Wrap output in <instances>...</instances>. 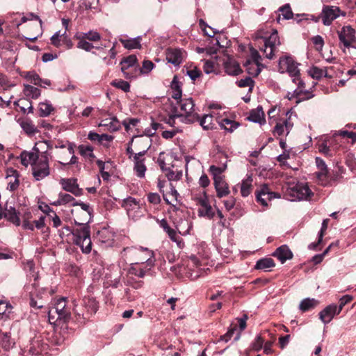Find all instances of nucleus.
I'll return each mask as SVG.
<instances>
[{
  "mask_svg": "<svg viewBox=\"0 0 356 356\" xmlns=\"http://www.w3.org/2000/svg\"><path fill=\"white\" fill-rule=\"evenodd\" d=\"M47 143L44 141L37 142L32 150L23 151L19 155L22 165H31L32 175L36 181H40L50 175L49 156L47 152Z\"/></svg>",
  "mask_w": 356,
  "mask_h": 356,
  "instance_id": "nucleus-1",
  "label": "nucleus"
},
{
  "mask_svg": "<svg viewBox=\"0 0 356 356\" xmlns=\"http://www.w3.org/2000/svg\"><path fill=\"white\" fill-rule=\"evenodd\" d=\"M298 64L294 61L292 57L284 56L280 58L279 67L281 72H286L292 79V81L297 84L295 89V94L300 99H309L314 95L309 90H305V84L300 79V70L298 68Z\"/></svg>",
  "mask_w": 356,
  "mask_h": 356,
  "instance_id": "nucleus-2",
  "label": "nucleus"
},
{
  "mask_svg": "<svg viewBox=\"0 0 356 356\" xmlns=\"http://www.w3.org/2000/svg\"><path fill=\"white\" fill-rule=\"evenodd\" d=\"M254 39L256 41L261 40L264 42V45L260 47V50L264 52L265 56L268 59L274 58L277 47L281 44L276 30H273L271 33H269L265 30L260 29L254 34Z\"/></svg>",
  "mask_w": 356,
  "mask_h": 356,
  "instance_id": "nucleus-3",
  "label": "nucleus"
},
{
  "mask_svg": "<svg viewBox=\"0 0 356 356\" xmlns=\"http://www.w3.org/2000/svg\"><path fill=\"white\" fill-rule=\"evenodd\" d=\"M124 255L129 257L130 261L136 264H146L152 267L154 264V252L147 248H127L123 250Z\"/></svg>",
  "mask_w": 356,
  "mask_h": 356,
  "instance_id": "nucleus-4",
  "label": "nucleus"
},
{
  "mask_svg": "<svg viewBox=\"0 0 356 356\" xmlns=\"http://www.w3.org/2000/svg\"><path fill=\"white\" fill-rule=\"evenodd\" d=\"M70 309L67 307L66 298H62L57 300L54 305L49 309V321L53 324L66 322L70 319Z\"/></svg>",
  "mask_w": 356,
  "mask_h": 356,
  "instance_id": "nucleus-5",
  "label": "nucleus"
},
{
  "mask_svg": "<svg viewBox=\"0 0 356 356\" xmlns=\"http://www.w3.org/2000/svg\"><path fill=\"white\" fill-rule=\"evenodd\" d=\"M92 209L88 204L83 202H78V206L71 210V213L74 220L79 225L77 228H83V227H89L88 223L91 219Z\"/></svg>",
  "mask_w": 356,
  "mask_h": 356,
  "instance_id": "nucleus-6",
  "label": "nucleus"
},
{
  "mask_svg": "<svg viewBox=\"0 0 356 356\" xmlns=\"http://www.w3.org/2000/svg\"><path fill=\"white\" fill-rule=\"evenodd\" d=\"M179 105L182 112L179 114L181 122L193 123L199 120V115L195 111V104L192 98L181 99Z\"/></svg>",
  "mask_w": 356,
  "mask_h": 356,
  "instance_id": "nucleus-7",
  "label": "nucleus"
},
{
  "mask_svg": "<svg viewBox=\"0 0 356 356\" xmlns=\"http://www.w3.org/2000/svg\"><path fill=\"white\" fill-rule=\"evenodd\" d=\"M73 236L74 243L81 247L83 252H90L92 249V242L89 227L74 229L73 230Z\"/></svg>",
  "mask_w": 356,
  "mask_h": 356,
  "instance_id": "nucleus-8",
  "label": "nucleus"
},
{
  "mask_svg": "<svg viewBox=\"0 0 356 356\" xmlns=\"http://www.w3.org/2000/svg\"><path fill=\"white\" fill-rule=\"evenodd\" d=\"M339 38V47L342 51H346V48L356 43V31L350 25L343 26L337 31Z\"/></svg>",
  "mask_w": 356,
  "mask_h": 356,
  "instance_id": "nucleus-9",
  "label": "nucleus"
},
{
  "mask_svg": "<svg viewBox=\"0 0 356 356\" xmlns=\"http://www.w3.org/2000/svg\"><path fill=\"white\" fill-rule=\"evenodd\" d=\"M120 64L121 71L125 79H130L136 77L139 65L136 55L131 54L123 58Z\"/></svg>",
  "mask_w": 356,
  "mask_h": 356,
  "instance_id": "nucleus-10",
  "label": "nucleus"
},
{
  "mask_svg": "<svg viewBox=\"0 0 356 356\" xmlns=\"http://www.w3.org/2000/svg\"><path fill=\"white\" fill-rule=\"evenodd\" d=\"M291 113L290 111L286 112V118H281L279 120H274L276 124L273 130V134L275 137L287 136L293 127V122L291 121Z\"/></svg>",
  "mask_w": 356,
  "mask_h": 356,
  "instance_id": "nucleus-11",
  "label": "nucleus"
},
{
  "mask_svg": "<svg viewBox=\"0 0 356 356\" xmlns=\"http://www.w3.org/2000/svg\"><path fill=\"white\" fill-rule=\"evenodd\" d=\"M346 15L338 6L326 5L323 6L320 17L325 26H330L340 15L344 17Z\"/></svg>",
  "mask_w": 356,
  "mask_h": 356,
  "instance_id": "nucleus-12",
  "label": "nucleus"
},
{
  "mask_svg": "<svg viewBox=\"0 0 356 356\" xmlns=\"http://www.w3.org/2000/svg\"><path fill=\"white\" fill-rule=\"evenodd\" d=\"M197 204L200 206L198 209V216L200 217H207L209 219L213 218L215 213L209 203L208 196L205 191L202 194L195 198Z\"/></svg>",
  "mask_w": 356,
  "mask_h": 356,
  "instance_id": "nucleus-13",
  "label": "nucleus"
},
{
  "mask_svg": "<svg viewBox=\"0 0 356 356\" xmlns=\"http://www.w3.org/2000/svg\"><path fill=\"white\" fill-rule=\"evenodd\" d=\"M289 195L299 200H307L313 194L305 183H297L288 189Z\"/></svg>",
  "mask_w": 356,
  "mask_h": 356,
  "instance_id": "nucleus-14",
  "label": "nucleus"
},
{
  "mask_svg": "<svg viewBox=\"0 0 356 356\" xmlns=\"http://www.w3.org/2000/svg\"><path fill=\"white\" fill-rule=\"evenodd\" d=\"M133 143H134L136 150L138 152L134 156H144L151 147V139L148 136H134L130 141V144H133Z\"/></svg>",
  "mask_w": 356,
  "mask_h": 356,
  "instance_id": "nucleus-15",
  "label": "nucleus"
},
{
  "mask_svg": "<svg viewBox=\"0 0 356 356\" xmlns=\"http://www.w3.org/2000/svg\"><path fill=\"white\" fill-rule=\"evenodd\" d=\"M279 193L272 192L267 184L261 186L259 190L256 192V198L258 202L264 207L268 206V202L274 198H279Z\"/></svg>",
  "mask_w": 356,
  "mask_h": 356,
  "instance_id": "nucleus-16",
  "label": "nucleus"
},
{
  "mask_svg": "<svg viewBox=\"0 0 356 356\" xmlns=\"http://www.w3.org/2000/svg\"><path fill=\"white\" fill-rule=\"evenodd\" d=\"M74 145L73 143H68L67 149L59 154V159L60 160L58 162L60 164L66 165L77 163L78 158L74 154Z\"/></svg>",
  "mask_w": 356,
  "mask_h": 356,
  "instance_id": "nucleus-17",
  "label": "nucleus"
},
{
  "mask_svg": "<svg viewBox=\"0 0 356 356\" xmlns=\"http://www.w3.org/2000/svg\"><path fill=\"white\" fill-rule=\"evenodd\" d=\"M60 184L64 191L71 193L76 197L83 194V190L79 187L75 179H61Z\"/></svg>",
  "mask_w": 356,
  "mask_h": 356,
  "instance_id": "nucleus-18",
  "label": "nucleus"
},
{
  "mask_svg": "<svg viewBox=\"0 0 356 356\" xmlns=\"http://www.w3.org/2000/svg\"><path fill=\"white\" fill-rule=\"evenodd\" d=\"M340 314L337 309V305L334 304L330 305L323 309L319 313V318L325 324L330 323L335 315Z\"/></svg>",
  "mask_w": 356,
  "mask_h": 356,
  "instance_id": "nucleus-19",
  "label": "nucleus"
},
{
  "mask_svg": "<svg viewBox=\"0 0 356 356\" xmlns=\"http://www.w3.org/2000/svg\"><path fill=\"white\" fill-rule=\"evenodd\" d=\"M184 58V51L179 49L169 48L166 51V60L175 66L179 65Z\"/></svg>",
  "mask_w": 356,
  "mask_h": 356,
  "instance_id": "nucleus-20",
  "label": "nucleus"
},
{
  "mask_svg": "<svg viewBox=\"0 0 356 356\" xmlns=\"http://www.w3.org/2000/svg\"><path fill=\"white\" fill-rule=\"evenodd\" d=\"M213 184L218 197L222 198L229 195V187L225 178H218L213 181Z\"/></svg>",
  "mask_w": 356,
  "mask_h": 356,
  "instance_id": "nucleus-21",
  "label": "nucleus"
},
{
  "mask_svg": "<svg viewBox=\"0 0 356 356\" xmlns=\"http://www.w3.org/2000/svg\"><path fill=\"white\" fill-rule=\"evenodd\" d=\"M78 202L71 195L60 192L58 193V199L53 202L51 204L56 207L67 204L74 207L78 206Z\"/></svg>",
  "mask_w": 356,
  "mask_h": 356,
  "instance_id": "nucleus-22",
  "label": "nucleus"
},
{
  "mask_svg": "<svg viewBox=\"0 0 356 356\" xmlns=\"http://www.w3.org/2000/svg\"><path fill=\"white\" fill-rule=\"evenodd\" d=\"M3 217L17 226L20 225L18 213L16 212L15 209L11 206L7 207L3 212L0 213V219Z\"/></svg>",
  "mask_w": 356,
  "mask_h": 356,
  "instance_id": "nucleus-23",
  "label": "nucleus"
},
{
  "mask_svg": "<svg viewBox=\"0 0 356 356\" xmlns=\"http://www.w3.org/2000/svg\"><path fill=\"white\" fill-rule=\"evenodd\" d=\"M151 268L152 267L150 266H147L146 264H136L131 261V267L129 269V273L138 277H143Z\"/></svg>",
  "mask_w": 356,
  "mask_h": 356,
  "instance_id": "nucleus-24",
  "label": "nucleus"
},
{
  "mask_svg": "<svg viewBox=\"0 0 356 356\" xmlns=\"http://www.w3.org/2000/svg\"><path fill=\"white\" fill-rule=\"evenodd\" d=\"M99 127H104L106 130L111 132L117 131L121 127L120 122L115 116L101 120Z\"/></svg>",
  "mask_w": 356,
  "mask_h": 356,
  "instance_id": "nucleus-25",
  "label": "nucleus"
},
{
  "mask_svg": "<svg viewBox=\"0 0 356 356\" xmlns=\"http://www.w3.org/2000/svg\"><path fill=\"white\" fill-rule=\"evenodd\" d=\"M224 67L226 73L232 76H237L243 72L238 63L230 58L225 62Z\"/></svg>",
  "mask_w": 356,
  "mask_h": 356,
  "instance_id": "nucleus-26",
  "label": "nucleus"
},
{
  "mask_svg": "<svg viewBox=\"0 0 356 356\" xmlns=\"http://www.w3.org/2000/svg\"><path fill=\"white\" fill-rule=\"evenodd\" d=\"M248 119L253 122L259 123L261 125L264 124L266 123V119L262 107L258 106L257 108L252 110Z\"/></svg>",
  "mask_w": 356,
  "mask_h": 356,
  "instance_id": "nucleus-27",
  "label": "nucleus"
},
{
  "mask_svg": "<svg viewBox=\"0 0 356 356\" xmlns=\"http://www.w3.org/2000/svg\"><path fill=\"white\" fill-rule=\"evenodd\" d=\"M274 256L277 257V259L283 264L286 260L291 259L293 257V254L288 246L282 245L276 250L274 253Z\"/></svg>",
  "mask_w": 356,
  "mask_h": 356,
  "instance_id": "nucleus-28",
  "label": "nucleus"
},
{
  "mask_svg": "<svg viewBox=\"0 0 356 356\" xmlns=\"http://www.w3.org/2000/svg\"><path fill=\"white\" fill-rule=\"evenodd\" d=\"M244 66L247 72L253 76H258L260 74L262 67H264L261 63L251 62L250 60H247L244 64Z\"/></svg>",
  "mask_w": 356,
  "mask_h": 356,
  "instance_id": "nucleus-29",
  "label": "nucleus"
},
{
  "mask_svg": "<svg viewBox=\"0 0 356 356\" xmlns=\"http://www.w3.org/2000/svg\"><path fill=\"white\" fill-rule=\"evenodd\" d=\"M134 161L136 175L140 178L144 177L147 170L144 163V159L142 156H134Z\"/></svg>",
  "mask_w": 356,
  "mask_h": 356,
  "instance_id": "nucleus-30",
  "label": "nucleus"
},
{
  "mask_svg": "<svg viewBox=\"0 0 356 356\" xmlns=\"http://www.w3.org/2000/svg\"><path fill=\"white\" fill-rule=\"evenodd\" d=\"M120 42L122 44L123 47L127 49L141 48V37L140 36L129 39H120Z\"/></svg>",
  "mask_w": 356,
  "mask_h": 356,
  "instance_id": "nucleus-31",
  "label": "nucleus"
},
{
  "mask_svg": "<svg viewBox=\"0 0 356 356\" xmlns=\"http://www.w3.org/2000/svg\"><path fill=\"white\" fill-rule=\"evenodd\" d=\"M79 154L84 157L86 159H88L92 161L95 159V154H93L94 148L92 146L89 145H80L78 147Z\"/></svg>",
  "mask_w": 356,
  "mask_h": 356,
  "instance_id": "nucleus-32",
  "label": "nucleus"
},
{
  "mask_svg": "<svg viewBox=\"0 0 356 356\" xmlns=\"http://www.w3.org/2000/svg\"><path fill=\"white\" fill-rule=\"evenodd\" d=\"M83 306L85 307L88 314H95L98 309V304L93 298H86L83 299Z\"/></svg>",
  "mask_w": 356,
  "mask_h": 356,
  "instance_id": "nucleus-33",
  "label": "nucleus"
},
{
  "mask_svg": "<svg viewBox=\"0 0 356 356\" xmlns=\"http://www.w3.org/2000/svg\"><path fill=\"white\" fill-rule=\"evenodd\" d=\"M275 262L271 258H264L257 261L255 268L267 271L268 268L275 266Z\"/></svg>",
  "mask_w": 356,
  "mask_h": 356,
  "instance_id": "nucleus-34",
  "label": "nucleus"
},
{
  "mask_svg": "<svg viewBox=\"0 0 356 356\" xmlns=\"http://www.w3.org/2000/svg\"><path fill=\"white\" fill-rule=\"evenodd\" d=\"M19 124L22 129L29 135L35 134L38 132V129L33 124L32 121L29 120H19Z\"/></svg>",
  "mask_w": 356,
  "mask_h": 356,
  "instance_id": "nucleus-35",
  "label": "nucleus"
},
{
  "mask_svg": "<svg viewBox=\"0 0 356 356\" xmlns=\"http://www.w3.org/2000/svg\"><path fill=\"white\" fill-rule=\"evenodd\" d=\"M316 178L319 182L323 186H327L330 184L332 178H330L329 175L328 170H319L316 172ZM333 180H335V178H333Z\"/></svg>",
  "mask_w": 356,
  "mask_h": 356,
  "instance_id": "nucleus-36",
  "label": "nucleus"
},
{
  "mask_svg": "<svg viewBox=\"0 0 356 356\" xmlns=\"http://www.w3.org/2000/svg\"><path fill=\"white\" fill-rule=\"evenodd\" d=\"M318 303L319 302L316 299L305 298L300 303L299 308L302 312H307L316 307Z\"/></svg>",
  "mask_w": 356,
  "mask_h": 356,
  "instance_id": "nucleus-37",
  "label": "nucleus"
},
{
  "mask_svg": "<svg viewBox=\"0 0 356 356\" xmlns=\"http://www.w3.org/2000/svg\"><path fill=\"white\" fill-rule=\"evenodd\" d=\"M26 97L31 99H37L40 95V90L31 85H24L23 90Z\"/></svg>",
  "mask_w": 356,
  "mask_h": 356,
  "instance_id": "nucleus-38",
  "label": "nucleus"
},
{
  "mask_svg": "<svg viewBox=\"0 0 356 356\" xmlns=\"http://www.w3.org/2000/svg\"><path fill=\"white\" fill-rule=\"evenodd\" d=\"M226 164H223L221 166L211 165L209 168V172L213 176V181L217 180L218 178H225V176H222V173L226 170Z\"/></svg>",
  "mask_w": 356,
  "mask_h": 356,
  "instance_id": "nucleus-39",
  "label": "nucleus"
},
{
  "mask_svg": "<svg viewBox=\"0 0 356 356\" xmlns=\"http://www.w3.org/2000/svg\"><path fill=\"white\" fill-rule=\"evenodd\" d=\"M309 74L314 79H320L323 76H327V68L321 69L314 66L308 71Z\"/></svg>",
  "mask_w": 356,
  "mask_h": 356,
  "instance_id": "nucleus-40",
  "label": "nucleus"
},
{
  "mask_svg": "<svg viewBox=\"0 0 356 356\" xmlns=\"http://www.w3.org/2000/svg\"><path fill=\"white\" fill-rule=\"evenodd\" d=\"M252 179L249 177L243 180L241 186V193L243 197H248L252 191Z\"/></svg>",
  "mask_w": 356,
  "mask_h": 356,
  "instance_id": "nucleus-41",
  "label": "nucleus"
},
{
  "mask_svg": "<svg viewBox=\"0 0 356 356\" xmlns=\"http://www.w3.org/2000/svg\"><path fill=\"white\" fill-rule=\"evenodd\" d=\"M220 126L225 130L232 132L238 128L239 124L235 121L225 118L220 121Z\"/></svg>",
  "mask_w": 356,
  "mask_h": 356,
  "instance_id": "nucleus-42",
  "label": "nucleus"
},
{
  "mask_svg": "<svg viewBox=\"0 0 356 356\" xmlns=\"http://www.w3.org/2000/svg\"><path fill=\"white\" fill-rule=\"evenodd\" d=\"M279 11L281 13V14H280L277 18V21L278 22L280 20L281 15H282L284 19H290L293 17V13L289 4H285L284 6L280 7L279 8Z\"/></svg>",
  "mask_w": 356,
  "mask_h": 356,
  "instance_id": "nucleus-43",
  "label": "nucleus"
},
{
  "mask_svg": "<svg viewBox=\"0 0 356 356\" xmlns=\"http://www.w3.org/2000/svg\"><path fill=\"white\" fill-rule=\"evenodd\" d=\"M122 207H124L127 211L134 209L138 208V202L132 197H128L123 200Z\"/></svg>",
  "mask_w": 356,
  "mask_h": 356,
  "instance_id": "nucleus-44",
  "label": "nucleus"
},
{
  "mask_svg": "<svg viewBox=\"0 0 356 356\" xmlns=\"http://www.w3.org/2000/svg\"><path fill=\"white\" fill-rule=\"evenodd\" d=\"M169 236V238L174 242H175L177 245V246L179 248H183L184 246V243L183 240L179 237V236L177 234V232L173 229H170L166 232Z\"/></svg>",
  "mask_w": 356,
  "mask_h": 356,
  "instance_id": "nucleus-45",
  "label": "nucleus"
},
{
  "mask_svg": "<svg viewBox=\"0 0 356 356\" xmlns=\"http://www.w3.org/2000/svg\"><path fill=\"white\" fill-rule=\"evenodd\" d=\"M236 85L240 88L248 87L249 92H252L254 86V81L252 80V78L248 76L245 77V79H241L237 81Z\"/></svg>",
  "mask_w": 356,
  "mask_h": 356,
  "instance_id": "nucleus-46",
  "label": "nucleus"
},
{
  "mask_svg": "<svg viewBox=\"0 0 356 356\" xmlns=\"http://www.w3.org/2000/svg\"><path fill=\"white\" fill-rule=\"evenodd\" d=\"M53 110L54 108L52 105L47 102H41L39 104V111L40 113V115L42 117L48 116L49 115H50Z\"/></svg>",
  "mask_w": 356,
  "mask_h": 356,
  "instance_id": "nucleus-47",
  "label": "nucleus"
},
{
  "mask_svg": "<svg viewBox=\"0 0 356 356\" xmlns=\"http://www.w3.org/2000/svg\"><path fill=\"white\" fill-rule=\"evenodd\" d=\"M200 124L204 129H210L213 126V117L210 115H204L202 118H199Z\"/></svg>",
  "mask_w": 356,
  "mask_h": 356,
  "instance_id": "nucleus-48",
  "label": "nucleus"
},
{
  "mask_svg": "<svg viewBox=\"0 0 356 356\" xmlns=\"http://www.w3.org/2000/svg\"><path fill=\"white\" fill-rule=\"evenodd\" d=\"M111 86L120 89L125 92H129L130 90V84L127 81L122 79L114 80L111 82Z\"/></svg>",
  "mask_w": 356,
  "mask_h": 356,
  "instance_id": "nucleus-49",
  "label": "nucleus"
},
{
  "mask_svg": "<svg viewBox=\"0 0 356 356\" xmlns=\"http://www.w3.org/2000/svg\"><path fill=\"white\" fill-rule=\"evenodd\" d=\"M13 307L5 300H0V315L8 316L12 312Z\"/></svg>",
  "mask_w": 356,
  "mask_h": 356,
  "instance_id": "nucleus-50",
  "label": "nucleus"
},
{
  "mask_svg": "<svg viewBox=\"0 0 356 356\" xmlns=\"http://www.w3.org/2000/svg\"><path fill=\"white\" fill-rule=\"evenodd\" d=\"M25 77L27 79V81H30L31 83L35 86H42V79L40 78L39 75L37 74L35 72H29L26 74Z\"/></svg>",
  "mask_w": 356,
  "mask_h": 356,
  "instance_id": "nucleus-51",
  "label": "nucleus"
},
{
  "mask_svg": "<svg viewBox=\"0 0 356 356\" xmlns=\"http://www.w3.org/2000/svg\"><path fill=\"white\" fill-rule=\"evenodd\" d=\"M199 24L205 35H208L209 37H213L214 35L217 33V31L213 28L208 26L203 21V19H200Z\"/></svg>",
  "mask_w": 356,
  "mask_h": 356,
  "instance_id": "nucleus-52",
  "label": "nucleus"
},
{
  "mask_svg": "<svg viewBox=\"0 0 356 356\" xmlns=\"http://www.w3.org/2000/svg\"><path fill=\"white\" fill-rule=\"evenodd\" d=\"M334 137L337 136H342L343 138L346 137L352 140L353 143L356 142V133L353 131H338L335 132L333 135Z\"/></svg>",
  "mask_w": 356,
  "mask_h": 356,
  "instance_id": "nucleus-53",
  "label": "nucleus"
},
{
  "mask_svg": "<svg viewBox=\"0 0 356 356\" xmlns=\"http://www.w3.org/2000/svg\"><path fill=\"white\" fill-rule=\"evenodd\" d=\"M154 67V64L148 60H145L143 62L142 67L139 68L141 74H148Z\"/></svg>",
  "mask_w": 356,
  "mask_h": 356,
  "instance_id": "nucleus-54",
  "label": "nucleus"
},
{
  "mask_svg": "<svg viewBox=\"0 0 356 356\" xmlns=\"http://www.w3.org/2000/svg\"><path fill=\"white\" fill-rule=\"evenodd\" d=\"M77 47L86 51H90L92 48H94V46L91 43L87 42L86 39L83 37L79 40L77 44Z\"/></svg>",
  "mask_w": 356,
  "mask_h": 356,
  "instance_id": "nucleus-55",
  "label": "nucleus"
},
{
  "mask_svg": "<svg viewBox=\"0 0 356 356\" xmlns=\"http://www.w3.org/2000/svg\"><path fill=\"white\" fill-rule=\"evenodd\" d=\"M312 41L316 46V49L318 51L323 49L324 46V40L321 35H316L312 38Z\"/></svg>",
  "mask_w": 356,
  "mask_h": 356,
  "instance_id": "nucleus-56",
  "label": "nucleus"
},
{
  "mask_svg": "<svg viewBox=\"0 0 356 356\" xmlns=\"http://www.w3.org/2000/svg\"><path fill=\"white\" fill-rule=\"evenodd\" d=\"M83 37L86 40L94 42L98 41L101 39L99 33L93 31H90L88 33H84Z\"/></svg>",
  "mask_w": 356,
  "mask_h": 356,
  "instance_id": "nucleus-57",
  "label": "nucleus"
},
{
  "mask_svg": "<svg viewBox=\"0 0 356 356\" xmlns=\"http://www.w3.org/2000/svg\"><path fill=\"white\" fill-rule=\"evenodd\" d=\"M181 115L179 114H172L168 118L165 120V123L172 127H175L177 124V120L181 122Z\"/></svg>",
  "mask_w": 356,
  "mask_h": 356,
  "instance_id": "nucleus-58",
  "label": "nucleus"
},
{
  "mask_svg": "<svg viewBox=\"0 0 356 356\" xmlns=\"http://www.w3.org/2000/svg\"><path fill=\"white\" fill-rule=\"evenodd\" d=\"M8 187L7 188L9 189L10 191H15L17 189L19 185V177H15L12 179H8Z\"/></svg>",
  "mask_w": 356,
  "mask_h": 356,
  "instance_id": "nucleus-59",
  "label": "nucleus"
},
{
  "mask_svg": "<svg viewBox=\"0 0 356 356\" xmlns=\"http://www.w3.org/2000/svg\"><path fill=\"white\" fill-rule=\"evenodd\" d=\"M264 343V340L262 339L261 336H257L254 340V341L252 343V348L255 351L260 350Z\"/></svg>",
  "mask_w": 356,
  "mask_h": 356,
  "instance_id": "nucleus-60",
  "label": "nucleus"
},
{
  "mask_svg": "<svg viewBox=\"0 0 356 356\" xmlns=\"http://www.w3.org/2000/svg\"><path fill=\"white\" fill-rule=\"evenodd\" d=\"M99 0H84L83 7L86 10L97 9L98 8Z\"/></svg>",
  "mask_w": 356,
  "mask_h": 356,
  "instance_id": "nucleus-61",
  "label": "nucleus"
},
{
  "mask_svg": "<svg viewBox=\"0 0 356 356\" xmlns=\"http://www.w3.org/2000/svg\"><path fill=\"white\" fill-rule=\"evenodd\" d=\"M318 151L328 156H332V153L329 146L326 144L325 142H323L318 145Z\"/></svg>",
  "mask_w": 356,
  "mask_h": 356,
  "instance_id": "nucleus-62",
  "label": "nucleus"
},
{
  "mask_svg": "<svg viewBox=\"0 0 356 356\" xmlns=\"http://www.w3.org/2000/svg\"><path fill=\"white\" fill-rule=\"evenodd\" d=\"M353 300V297L349 295H346L341 297L339 300V305L337 306V309L341 312L343 307Z\"/></svg>",
  "mask_w": 356,
  "mask_h": 356,
  "instance_id": "nucleus-63",
  "label": "nucleus"
},
{
  "mask_svg": "<svg viewBox=\"0 0 356 356\" xmlns=\"http://www.w3.org/2000/svg\"><path fill=\"white\" fill-rule=\"evenodd\" d=\"M113 136L108 134H101V145L106 148L110 147V143L113 140Z\"/></svg>",
  "mask_w": 356,
  "mask_h": 356,
  "instance_id": "nucleus-64",
  "label": "nucleus"
}]
</instances>
